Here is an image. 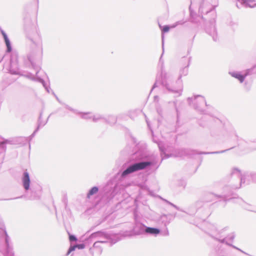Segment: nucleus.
I'll return each mask as SVG.
<instances>
[{
    "label": "nucleus",
    "mask_w": 256,
    "mask_h": 256,
    "mask_svg": "<svg viewBox=\"0 0 256 256\" xmlns=\"http://www.w3.org/2000/svg\"><path fill=\"white\" fill-rule=\"evenodd\" d=\"M240 188V186H239V187L236 186V187L235 188Z\"/></svg>",
    "instance_id": "nucleus-56"
},
{
    "label": "nucleus",
    "mask_w": 256,
    "mask_h": 256,
    "mask_svg": "<svg viewBox=\"0 0 256 256\" xmlns=\"http://www.w3.org/2000/svg\"><path fill=\"white\" fill-rule=\"evenodd\" d=\"M138 186L142 190H148V187L145 184H139Z\"/></svg>",
    "instance_id": "nucleus-35"
},
{
    "label": "nucleus",
    "mask_w": 256,
    "mask_h": 256,
    "mask_svg": "<svg viewBox=\"0 0 256 256\" xmlns=\"http://www.w3.org/2000/svg\"><path fill=\"white\" fill-rule=\"evenodd\" d=\"M244 143H246V142L243 141V142H239L238 144V146L241 148L242 146L243 145Z\"/></svg>",
    "instance_id": "nucleus-42"
},
{
    "label": "nucleus",
    "mask_w": 256,
    "mask_h": 256,
    "mask_svg": "<svg viewBox=\"0 0 256 256\" xmlns=\"http://www.w3.org/2000/svg\"><path fill=\"white\" fill-rule=\"evenodd\" d=\"M29 39L32 42V46L34 47L35 50L30 52L28 55V59L30 64H36L40 62L42 58L43 52L42 39L38 32L34 34L32 36H29Z\"/></svg>",
    "instance_id": "nucleus-3"
},
{
    "label": "nucleus",
    "mask_w": 256,
    "mask_h": 256,
    "mask_svg": "<svg viewBox=\"0 0 256 256\" xmlns=\"http://www.w3.org/2000/svg\"><path fill=\"white\" fill-rule=\"evenodd\" d=\"M229 74L232 76L238 79L240 83H242L247 76L256 74V65H254L252 68L246 70L244 74L238 72H229Z\"/></svg>",
    "instance_id": "nucleus-10"
},
{
    "label": "nucleus",
    "mask_w": 256,
    "mask_h": 256,
    "mask_svg": "<svg viewBox=\"0 0 256 256\" xmlns=\"http://www.w3.org/2000/svg\"><path fill=\"white\" fill-rule=\"evenodd\" d=\"M179 184H180V186L184 188L186 185V183L184 180H181L180 183Z\"/></svg>",
    "instance_id": "nucleus-41"
},
{
    "label": "nucleus",
    "mask_w": 256,
    "mask_h": 256,
    "mask_svg": "<svg viewBox=\"0 0 256 256\" xmlns=\"http://www.w3.org/2000/svg\"><path fill=\"white\" fill-rule=\"evenodd\" d=\"M76 248L79 250H82L85 248V244L84 243L78 244L76 245Z\"/></svg>",
    "instance_id": "nucleus-34"
},
{
    "label": "nucleus",
    "mask_w": 256,
    "mask_h": 256,
    "mask_svg": "<svg viewBox=\"0 0 256 256\" xmlns=\"http://www.w3.org/2000/svg\"><path fill=\"white\" fill-rule=\"evenodd\" d=\"M134 224L132 229V232L135 235L145 234L146 226L142 223L140 218L136 212H134Z\"/></svg>",
    "instance_id": "nucleus-9"
},
{
    "label": "nucleus",
    "mask_w": 256,
    "mask_h": 256,
    "mask_svg": "<svg viewBox=\"0 0 256 256\" xmlns=\"http://www.w3.org/2000/svg\"><path fill=\"white\" fill-rule=\"evenodd\" d=\"M251 4V5H252V6H254V7H253V8H254V7L256 6V4Z\"/></svg>",
    "instance_id": "nucleus-52"
},
{
    "label": "nucleus",
    "mask_w": 256,
    "mask_h": 256,
    "mask_svg": "<svg viewBox=\"0 0 256 256\" xmlns=\"http://www.w3.org/2000/svg\"><path fill=\"white\" fill-rule=\"evenodd\" d=\"M165 235L166 236L168 235V228H166V232Z\"/></svg>",
    "instance_id": "nucleus-46"
},
{
    "label": "nucleus",
    "mask_w": 256,
    "mask_h": 256,
    "mask_svg": "<svg viewBox=\"0 0 256 256\" xmlns=\"http://www.w3.org/2000/svg\"><path fill=\"white\" fill-rule=\"evenodd\" d=\"M98 238L109 240L110 245L116 244L122 240V236L118 234L108 232L104 230H99L92 233L88 238L85 240L86 243L91 242L93 239Z\"/></svg>",
    "instance_id": "nucleus-5"
},
{
    "label": "nucleus",
    "mask_w": 256,
    "mask_h": 256,
    "mask_svg": "<svg viewBox=\"0 0 256 256\" xmlns=\"http://www.w3.org/2000/svg\"><path fill=\"white\" fill-rule=\"evenodd\" d=\"M256 150V148H251L250 149V150H246V152H248L250 151H252V150Z\"/></svg>",
    "instance_id": "nucleus-43"
},
{
    "label": "nucleus",
    "mask_w": 256,
    "mask_h": 256,
    "mask_svg": "<svg viewBox=\"0 0 256 256\" xmlns=\"http://www.w3.org/2000/svg\"><path fill=\"white\" fill-rule=\"evenodd\" d=\"M170 205L172 206V207L174 208L176 210H181L182 211L180 208L179 207H178L177 206H176V204L172 203V202H170Z\"/></svg>",
    "instance_id": "nucleus-39"
},
{
    "label": "nucleus",
    "mask_w": 256,
    "mask_h": 256,
    "mask_svg": "<svg viewBox=\"0 0 256 256\" xmlns=\"http://www.w3.org/2000/svg\"><path fill=\"white\" fill-rule=\"evenodd\" d=\"M176 214L174 216L172 214H162L160 216L159 218V222L164 224L165 227L170 222L175 218Z\"/></svg>",
    "instance_id": "nucleus-14"
},
{
    "label": "nucleus",
    "mask_w": 256,
    "mask_h": 256,
    "mask_svg": "<svg viewBox=\"0 0 256 256\" xmlns=\"http://www.w3.org/2000/svg\"><path fill=\"white\" fill-rule=\"evenodd\" d=\"M145 117H146V122L147 124H148V126H149V123H148V120H146V115H145Z\"/></svg>",
    "instance_id": "nucleus-49"
},
{
    "label": "nucleus",
    "mask_w": 256,
    "mask_h": 256,
    "mask_svg": "<svg viewBox=\"0 0 256 256\" xmlns=\"http://www.w3.org/2000/svg\"><path fill=\"white\" fill-rule=\"evenodd\" d=\"M38 72H36V75H37V74H38Z\"/></svg>",
    "instance_id": "nucleus-58"
},
{
    "label": "nucleus",
    "mask_w": 256,
    "mask_h": 256,
    "mask_svg": "<svg viewBox=\"0 0 256 256\" xmlns=\"http://www.w3.org/2000/svg\"><path fill=\"white\" fill-rule=\"evenodd\" d=\"M117 186H117V185H116V186H114V190H113L112 193H114V190H116V188H117Z\"/></svg>",
    "instance_id": "nucleus-50"
},
{
    "label": "nucleus",
    "mask_w": 256,
    "mask_h": 256,
    "mask_svg": "<svg viewBox=\"0 0 256 256\" xmlns=\"http://www.w3.org/2000/svg\"><path fill=\"white\" fill-rule=\"evenodd\" d=\"M76 245L75 246H70L66 254L68 255L71 252H72V251H74L76 250Z\"/></svg>",
    "instance_id": "nucleus-32"
},
{
    "label": "nucleus",
    "mask_w": 256,
    "mask_h": 256,
    "mask_svg": "<svg viewBox=\"0 0 256 256\" xmlns=\"http://www.w3.org/2000/svg\"><path fill=\"white\" fill-rule=\"evenodd\" d=\"M215 22L214 18L210 22V25L206 27V32L212 38L214 42H218L219 40V38L216 27Z\"/></svg>",
    "instance_id": "nucleus-11"
},
{
    "label": "nucleus",
    "mask_w": 256,
    "mask_h": 256,
    "mask_svg": "<svg viewBox=\"0 0 256 256\" xmlns=\"http://www.w3.org/2000/svg\"><path fill=\"white\" fill-rule=\"evenodd\" d=\"M174 104L175 109H176V117H177V121H176V122H177V124H178V118H179L180 112H179V110H178V108L176 107V102H174Z\"/></svg>",
    "instance_id": "nucleus-37"
},
{
    "label": "nucleus",
    "mask_w": 256,
    "mask_h": 256,
    "mask_svg": "<svg viewBox=\"0 0 256 256\" xmlns=\"http://www.w3.org/2000/svg\"><path fill=\"white\" fill-rule=\"evenodd\" d=\"M42 114L41 113L40 114V116H39L38 118V126L34 130V131L33 132V133L29 136V137H20L18 138V140L19 142H23V144H25L26 143H28L29 147H30V140L36 134L37 132L39 130L40 128L41 125L42 126H44L47 122H46L45 123L42 124L41 122V118H42Z\"/></svg>",
    "instance_id": "nucleus-12"
},
{
    "label": "nucleus",
    "mask_w": 256,
    "mask_h": 256,
    "mask_svg": "<svg viewBox=\"0 0 256 256\" xmlns=\"http://www.w3.org/2000/svg\"><path fill=\"white\" fill-rule=\"evenodd\" d=\"M69 240L70 242H76L78 240L77 238L74 234H69Z\"/></svg>",
    "instance_id": "nucleus-29"
},
{
    "label": "nucleus",
    "mask_w": 256,
    "mask_h": 256,
    "mask_svg": "<svg viewBox=\"0 0 256 256\" xmlns=\"http://www.w3.org/2000/svg\"><path fill=\"white\" fill-rule=\"evenodd\" d=\"M250 176L251 178L252 179V180L256 182V172H251L250 173Z\"/></svg>",
    "instance_id": "nucleus-33"
},
{
    "label": "nucleus",
    "mask_w": 256,
    "mask_h": 256,
    "mask_svg": "<svg viewBox=\"0 0 256 256\" xmlns=\"http://www.w3.org/2000/svg\"><path fill=\"white\" fill-rule=\"evenodd\" d=\"M65 107L66 108L68 109V110L72 112H74L75 114H81V118H82L88 119V118H92V116H88V115L90 114V112H86V113L79 112H78L77 110L72 108L69 106L68 105H66V104H65Z\"/></svg>",
    "instance_id": "nucleus-19"
},
{
    "label": "nucleus",
    "mask_w": 256,
    "mask_h": 256,
    "mask_svg": "<svg viewBox=\"0 0 256 256\" xmlns=\"http://www.w3.org/2000/svg\"><path fill=\"white\" fill-rule=\"evenodd\" d=\"M170 27L168 26H164L162 28H161L162 32H168L170 30Z\"/></svg>",
    "instance_id": "nucleus-36"
},
{
    "label": "nucleus",
    "mask_w": 256,
    "mask_h": 256,
    "mask_svg": "<svg viewBox=\"0 0 256 256\" xmlns=\"http://www.w3.org/2000/svg\"><path fill=\"white\" fill-rule=\"evenodd\" d=\"M204 203H206L204 200L201 198L200 200H198L195 203V206L196 209H199L200 208L202 207L204 205Z\"/></svg>",
    "instance_id": "nucleus-26"
},
{
    "label": "nucleus",
    "mask_w": 256,
    "mask_h": 256,
    "mask_svg": "<svg viewBox=\"0 0 256 256\" xmlns=\"http://www.w3.org/2000/svg\"><path fill=\"white\" fill-rule=\"evenodd\" d=\"M251 142H255V143H256V139H254V140H251Z\"/></svg>",
    "instance_id": "nucleus-51"
},
{
    "label": "nucleus",
    "mask_w": 256,
    "mask_h": 256,
    "mask_svg": "<svg viewBox=\"0 0 256 256\" xmlns=\"http://www.w3.org/2000/svg\"><path fill=\"white\" fill-rule=\"evenodd\" d=\"M177 25H178V24H173L170 27L172 28H175Z\"/></svg>",
    "instance_id": "nucleus-47"
},
{
    "label": "nucleus",
    "mask_w": 256,
    "mask_h": 256,
    "mask_svg": "<svg viewBox=\"0 0 256 256\" xmlns=\"http://www.w3.org/2000/svg\"><path fill=\"white\" fill-rule=\"evenodd\" d=\"M236 137H237L238 138V136L236 135ZM238 141H239V140L238 138Z\"/></svg>",
    "instance_id": "nucleus-55"
},
{
    "label": "nucleus",
    "mask_w": 256,
    "mask_h": 256,
    "mask_svg": "<svg viewBox=\"0 0 256 256\" xmlns=\"http://www.w3.org/2000/svg\"><path fill=\"white\" fill-rule=\"evenodd\" d=\"M10 143V140L4 139L2 142H0V150L5 152L6 150V144Z\"/></svg>",
    "instance_id": "nucleus-25"
},
{
    "label": "nucleus",
    "mask_w": 256,
    "mask_h": 256,
    "mask_svg": "<svg viewBox=\"0 0 256 256\" xmlns=\"http://www.w3.org/2000/svg\"><path fill=\"white\" fill-rule=\"evenodd\" d=\"M32 66H34V64H32ZM34 66H36V65H34Z\"/></svg>",
    "instance_id": "nucleus-57"
},
{
    "label": "nucleus",
    "mask_w": 256,
    "mask_h": 256,
    "mask_svg": "<svg viewBox=\"0 0 256 256\" xmlns=\"http://www.w3.org/2000/svg\"><path fill=\"white\" fill-rule=\"evenodd\" d=\"M210 12H214H214H212V10L206 11V14H208V13H210Z\"/></svg>",
    "instance_id": "nucleus-48"
},
{
    "label": "nucleus",
    "mask_w": 256,
    "mask_h": 256,
    "mask_svg": "<svg viewBox=\"0 0 256 256\" xmlns=\"http://www.w3.org/2000/svg\"><path fill=\"white\" fill-rule=\"evenodd\" d=\"M237 1L244 5L246 7L253 8L254 6H252L251 4H253L255 0H237Z\"/></svg>",
    "instance_id": "nucleus-22"
},
{
    "label": "nucleus",
    "mask_w": 256,
    "mask_h": 256,
    "mask_svg": "<svg viewBox=\"0 0 256 256\" xmlns=\"http://www.w3.org/2000/svg\"><path fill=\"white\" fill-rule=\"evenodd\" d=\"M163 200L170 205V202L165 199H163Z\"/></svg>",
    "instance_id": "nucleus-45"
},
{
    "label": "nucleus",
    "mask_w": 256,
    "mask_h": 256,
    "mask_svg": "<svg viewBox=\"0 0 256 256\" xmlns=\"http://www.w3.org/2000/svg\"><path fill=\"white\" fill-rule=\"evenodd\" d=\"M130 186V184H127L126 186H124V188L127 187L128 186Z\"/></svg>",
    "instance_id": "nucleus-53"
},
{
    "label": "nucleus",
    "mask_w": 256,
    "mask_h": 256,
    "mask_svg": "<svg viewBox=\"0 0 256 256\" xmlns=\"http://www.w3.org/2000/svg\"><path fill=\"white\" fill-rule=\"evenodd\" d=\"M215 197L219 198H222V196L220 195L215 194L212 192H206L204 194L202 198L205 202H208L214 200Z\"/></svg>",
    "instance_id": "nucleus-15"
},
{
    "label": "nucleus",
    "mask_w": 256,
    "mask_h": 256,
    "mask_svg": "<svg viewBox=\"0 0 256 256\" xmlns=\"http://www.w3.org/2000/svg\"><path fill=\"white\" fill-rule=\"evenodd\" d=\"M98 242H99L100 244H104V243H106V242H110H110L109 240H107L106 239H104V240H98Z\"/></svg>",
    "instance_id": "nucleus-40"
},
{
    "label": "nucleus",
    "mask_w": 256,
    "mask_h": 256,
    "mask_svg": "<svg viewBox=\"0 0 256 256\" xmlns=\"http://www.w3.org/2000/svg\"><path fill=\"white\" fill-rule=\"evenodd\" d=\"M104 119L100 115L97 114L92 116V121L94 122H97L98 120Z\"/></svg>",
    "instance_id": "nucleus-28"
},
{
    "label": "nucleus",
    "mask_w": 256,
    "mask_h": 256,
    "mask_svg": "<svg viewBox=\"0 0 256 256\" xmlns=\"http://www.w3.org/2000/svg\"><path fill=\"white\" fill-rule=\"evenodd\" d=\"M188 102L190 105H192L194 108L197 111L202 114H206L202 109V106L205 105L208 106L206 100L204 96L201 95H196L194 98H188Z\"/></svg>",
    "instance_id": "nucleus-7"
},
{
    "label": "nucleus",
    "mask_w": 256,
    "mask_h": 256,
    "mask_svg": "<svg viewBox=\"0 0 256 256\" xmlns=\"http://www.w3.org/2000/svg\"><path fill=\"white\" fill-rule=\"evenodd\" d=\"M164 36L162 34V48H164Z\"/></svg>",
    "instance_id": "nucleus-44"
},
{
    "label": "nucleus",
    "mask_w": 256,
    "mask_h": 256,
    "mask_svg": "<svg viewBox=\"0 0 256 256\" xmlns=\"http://www.w3.org/2000/svg\"><path fill=\"white\" fill-rule=\"evenodd\" d=\"M22 186L26 191L30 190V180L28 172L26 170L24 172L22 178Z\"/></svg>",
    "instance_id": "nucleus-13"
},
{
    "label": "nucleus",
    "mask_w": 256,
    "mask_h": 256,
    "mask_svg": "<svg viewBox=\"0 0 256 256\" xmlns=\"http://www.w3.org/2000/svg\"><path fill=\"white\" fill-rule=\"evenodd\" d=\"M228 200H232L234 201V202H236V203H238L240 205L242 206L244 208V209L246 210H250L252 211V210L250 209V206L248 205V204H246L243 200L242 199L240 198H230Z\"/></svg>",
    "instance_id": "nucleus-18"
},
{
    "label": "nucleus",
    "mask_w": 256,
    "mask_h": 256,
    "mask_svg": "<svg viewBox=\"0 0 256 256\" xmlns=\"http://www.w3.org/2000/svg\"><path fill=\"white\" fill-rule=\"evenodd\" d=\"M56 96V98L57 100H58V102H60V100H58V98Z\"/></svg>",
    "instance_id": "nucleus-54"
},
{
    "label": "nucleus",
    "mask_w": 256,
    "mask_h": 256,
    "mask_svg": "<svg viewBox=\"0 0 256 256\" xmlns=\"http://www.w3.org/2000/svg\"><path fill=\"white\" fill-rule=\"evenodd\" d=\"M158 144V148L160 152V154L162 157V160L164 158H169V155L166 154V148L164 147V144L162 141L155 142Z\"/></svg>",
    "instance_id": "nucleus-16"
},
{
    "label": "nucleus",
    "mask_w": 256,
    "mask_h": 256,
    "mask_svg": "<svg viewBox=\"0 0 256 256\" xmlns=\"http://www.w3.org/2000/svg\"><path fill=\"white\" fill-rule=\"evenodd\" d=\"M104 119L105 121L110 124H114L116 122V118L114 116H109L108 118Z\"/></svg>",
    "instance_id": "nucleus-24"
},
{
    "label": "nucleus",
    "mask_w": 256,
    "mask_h": 256,
    "mask_svg": "<svg viewBox=\"0 0 256 256\" xmlns=\"http://www.w3.org/2000/svg\"><path fill=\"white\" fill-rule=\"evenodd\" d=\"M234 147H232L230 148L226 149L225 150H220V151H216L212 152H198L196 150H192L186 148H179L176 150V153L177 156L182 157L188 155H194L196 154H222L226 152H227L230 149L233 148Z\"/></svg>",
    "instance_id": "nucleus-8"
},
{
    "label": "nucleus",
    "mask_w": 256,
    "mask_h": 256,
    "mask_svg": "<svg viewBox=\"0 0 256 256\" xmlns=\"http://www.w3.org/2000/svg\"><path fill=\"white\" fill-rule=\"evenodd\" d=\"M232 176H236L240 180V186L242 183L245 182V178L244 176H242L240 170L238 168H234L231 173Z\"/></svg>",
    "instance_id": "nucleus-17"
},
{
    "label": "nucleus",
    "mask_w": 256,
    "mask_h": 256,
    "mask_svg": "<svg viewBox=\"0 0 256 256\" xmlns=\"http://www.w3.org/2000/svg\"><path fill=\"white\" fill-rule=\"evenodd\" d=\"M188 66L186 65L184 67L180 68V74L176 82L174 85L170 84L166 80V74L164 70V66L162 65L160 66V76L161 80H158L156 78V80L150 92L155 88L162 86L164 88H165L169 93H171L174 94V97H178L182 95L183 90V84L181 78L182 76H186L188 72Z\"/></svg>",
    "instance_id": "nucleus-2"
},
{
    "label": "nucleus",
    "mask_w": 256,
    "mask_h": 256,
    "mask_svg": "<svg viewBox=\"0 0 256 256\" xmlns=\"http://www.w3.org/2000/svg\"><path fill=\"white\" fill-rule=\"evenodd\" d=\"M18 54L16 52H12L10 58L9 64H18Z\"/></svg>",
    "instance_id": "nucleus-21"
},
{
    "label": "nucleus",
    "mask_w": 256,
    "mask_h": 256,
    "mask_svg": "<svg viewBox=\"0 0 256 256\" xmlns=\"http://www.w3.org/2000/svg\"><path fill=\"white\" fill-rule=\"evenodd\" d=\"M204 6V2L202 0V2L200 4V8H199V12H200L202 14L204 13V12L203 10Z\"/></svg>",
    "instance_id": "nucleus-38"
},
{
    "label": "nucleus",
    "mask_w": 256,
    "mask_h": 256,
    "mask_svg": "<svg viewBox=\"0 0 256 256\" xmlns=\"http://www.w3.org/2000/svg\"><path fill=\"white\" fill-rule=\"evenodd\" d=\"M100 244L99 242L96 241L94 242L93 244V246L94 248H100V252L101 253L102 252V249L101 248V247L100 246Z\"/></svg>",
    "instance_id": "nucleus-31"
},
{
    "label": "nucleus",
    "mask_w": 256,
    "mask_h": 256,
    "mask_svg": "<svg viewBox=\"0 0 256 256\" xmlns=\"http://www.w3.org/2000/svg\"><path fill=\"white\" fill-rule=\"evenodd\" d=\"M145 234L156 236L160 233V230L156 228L146 226Z\"/></svg>",
    "instance_id": "nucleus-20"
},
{
    "label": "nucleus",
    "mask_w": 256,
    "mask_h": 256,
    "mask_svg": "<svg viewBox=\"0 0 256 256\" xmlns=\"http://www.w3.org/2000/svg\"><path fill=\"white\" fill-rule=\"evenodd\" d=\"M98 188L96 186L92 187L88 192L86 197L90 198L91 196L96 194L98 192Z\"/></svg>",
    "instance_id": "nucleus-23"
},
{
    "label": "nucleus",
    "mask_w": 256,
    "mask_h": 256,
    "mask_svg": "<svg viewBox=\"0 0 256 256\" xmlns=\"http://www.w3.org/2000/svg\"><path fill=\"white\" fill-rule=\"evenodd\" d=\"M0 32H1V34H2L3 36V38H4V42L8 40H9V38H8L6 34L4 32V30H2V28L0 27Z\"/></svg>",
    "instance_id": "nucleus-30"
},
{
    "label": "nucleus",
    "mask_w": 256,
    "mask_h": 256,
    "mask_svg": "<svg viewBox=\"0 0 256 256\" xmlns=\"http://www.w3.org/2000/svg\"><path fill=\"white\" fill-rule=\"evenodd\" d=\"M5 44L6 46V52H12V47L11 46L10 42L9 40H8L6 41H5Z\"/></svg>",
    "instance_id": "nucleus-27"
},
{
    "label": "nucleus",
    "mask_w": 256,
    "mask_h": 256,
    "mask_svg": "<svg viewBox=\"0 0 256 256\" xmlns=\"http://www.w3.org/2000/svg\"><path fill=\"white\" fill-rule=\"evenodd\" d=\"M146 144H138L136 146V151L132 156V159L134 162L128 164L121 172L120 176L121 180L134 172L150 169L158 163L156 157L148 156L146 153Z\"/></svg>",
    "instance_id": "nucleus-1"
},
{
    "label": "nucleus",
    "mask_w": 256,
    "mask_h": 256,
    "mask_svg": "<svg viewBox=\"0 0 256 256\" xmlns=\"http://www.w3.org/2000/svg\"><path fill=\"white\" fill-rule=\"evenodd\" d=\"M14 65H9L8 70L10 73L12 74H16L23 76L33 81H37L42 84L43 86L45 88L46 90L49 92V88L46 86L44 80L40 77H35L30 72H26V74H22L18 68L14 69L13 68Z\"/></svg>",
    "instance_id": "nucleus-6"
},
{
    "label": "nucleus",
    "mask_w": 256,
    "mask_h": 256,
    "mask_svg": "<svg viewBox=\"0 0 256 256\" xmlns=\"http://www.w3.org/2000/svg\"><path fill=\"white\" fill-rule=\"evenodd\" d=\"M214 230L217 232L218 234L216 236H214L212 234H210V236L214 240H216V242H219L218 244H225L226 246H230L232 247V248L236 249L238 250V251L246 254L247 255H249L248 254L246 253V252H244L241 249L238 248V247L236 246H235L233 245L232 244H230L228 242V241H230L231 242H232L236 237V234L234 232H231L227 235L226 236H225L223 238H220L222 237L221 234L223 232L226 231L228 230V227H225L224 228L222 229L221 230H218L214 226Z\"/></svg>",
    "instance_id": "nucleus-4"
}]
</instances>
